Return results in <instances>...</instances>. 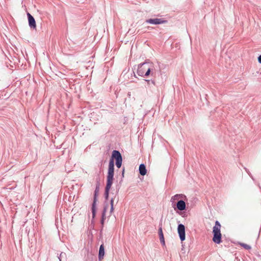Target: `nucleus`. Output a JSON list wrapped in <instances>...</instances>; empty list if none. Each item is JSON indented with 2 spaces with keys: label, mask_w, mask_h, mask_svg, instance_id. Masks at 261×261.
I'll return each mask as SVG.
<instances>
[{
  "label": "nucleus",
  "mask_w": 261,
  "mask_h": 261,
  "mask_svg": "<svg viewBox=\"0 0 261 261\" xmlns=\"http://www.w3.org/2000/svg\"><path fill=\"white\" fill-rule=\"evenodd\" d=\"M241 245L246 250H249L251 249V247L250 246V245H247V244L241 243Z\"/></svg>",
  "instance_id": "obj_14"
},
{
  "label": "nucleus",
  "mask_w": 261,
  "mask_h": 261,
  "mask_svg": "<svg viewBox=\"0 0 261 261\" xmlns=\"http://www.w3.org/2000/svg\"><path fill=\"white\" fill-rule=\"evenodd\" d=\"M177 232L181 241L185 240V228L184 225L179 224L178 225Z\"/></svg>",
  "instance_id": "obj_5"
},
{
  "label": "nucleus",
  "mask_w": 261,
  "mask_h": 261,
  "mask_svg": "<svg viewBox=\"0 0 261 261\" xmlns=\"http://www.w3.org/2000/svg\"><path fill=\"white\" fill-rule=\"evenodd\" d=\"M114 174V163L113 159L110 161L109 164L108 175L107 177V182L113 184Z\"/></svg>",
  "instance_id": "obj_3"
},
{
  "label": "nucleus",
  "mask_w": 261,
  "mask_h": 261,
  "mask_svg": "<svg viewBox=\"0 0 261 261\" xmlns=\"http://www.w3.org/2000/svg\"><path fill=\"white\" fill-rule=\"evenodd\" d=\"M159 234L160 237V241L162 243H163L164 244H165V240L164 238L163 232L162 231V228H160L159 230Z\"/></svg>",
  "instance_id": "obj_12"
},
{
  "label": "nucleus",
  "mask_w": 261,
  "mask_h": 261,
  "mask_svg": "<svg viewBox=\"0 0 261 261\" xmlns=\"http://www.w3.org/2000/svg\"><path fill=\"white\" fill-rule=\"evenodd\" d=\"M258 62H259V63H261V55H260V56H259L258 57Z\"/></svg>",
  "instance_id": "obj_18"
},
{
  "label": "nucleus",
  "mask_w": 261,
  "mask_h": 261,
  "mask_svg": "<svg viewBox=\"0 0 261 261\" xmlns=\"http://www.w3.org/2000/svg\"><path fill=\"white\" fill-rule=\"evenodd\" d=\"M96 189H97V188ZM97 193V190H96L95 191V198H94V203L93 204V208H92L93 214L94 215V214H95L94 207L95 203V202H96V195Z\"/></svg>",
  "instance_id": "obj_15"
},
{
  "label": "nucleus",
  "mask_w": 261,
  "mask_h": 261,
  "mask_svg": "<svg viewBox=\"0 0 261 261\" xmlns=\"http://www.w3.org/2000/svg\"><path fill=\"white\" fill-rule=\"evenodd\" d=\"M221 225L218 221H216L215 225L213 228V233L214 237L213 238V241L217 244H220L222 241V234L221 233Z\"/></svg>",
  "instance_id": "obj_1"
},
{
  "label": "nucleus",
  "mask_w": 261,
  "mask_h": 261,
  "mask_svg": "<svg viewBox=\"0 0 261 261\" xmlns=\"http://www.w3.org/2000/svg\"><path fill=\"white\" fill-rule=\"evenodd\" d=\"M114 199H112L111 200V212H113L114 210Z\"/></svg>",
  "instance_id": "obj_16"
},
{
  "label": "nucleus",
  "mask_w": 261,
  "mask_h": 261,
  "mask_svg": "<svg viewBox=\"0 0 261 261\" xmlns=\"http://www.w3.org/2000/svg\"><path fill=\"white\" fill-rule=\"evenodd\" d=\"M139 173L142 176H144L146 174L147 170L144 164H142L139 166Z\"/></svg>",
  "instance_id": "obj_9"
},
{
  "label": "nucleus",
  "mask_w": 261,
  "mask_h": 261,
  "mask_svg": "<svg viewBox=\"0 0 261 261\" xmlns=\"http://www.w3.org/2000/svg\"><path fill=\"white\" fill-rule=\"evenodd\" d=\"M182 195H174L171 200L173 201H175L176 200H178L179 199H181L182 198Z\"/></svg>",
  "instance_id": "obj_13"
},
{
  "label": "nucleus",
  "mask_w": 261,
  "mask_h": 261,
  "mask_svg": "<svg viewBox=\"0 0 261 261\" xmlns=\"http://www.w3.org/2000/svg\"><path fill=\"white\" fill-rule=\"evenodd\" d=\"M164 20H162L161 18H150L146 20V22L153 24H160L164 23Z\"/></svg>",
  "instance_id": "obj_6"
},
{
  "label": "nucleus",
  "mask_w": 261,
  "mask_h": 261,
  "mask_svg": "<svg viewBox=\"0 0 261 261\" xmlns=\"http://www.w3.org/2000/svg\"><path fill=\"white\" fill-rule=\"evenodd\" d=\"M112 185V184L107 182V185H106V188H105V195L106 199H107L108 198L109 192V190H110V188L111 187Z\"/></svg>",
  "instance_id": "obj_11"
},
{
  "label": "nucleus",
  "mask_w": 261,
  "mask_h": 261,
  "mask_svg": "<svg viewBox=\"0 0 261 261\" xmlns=\"http://www.w3.org/2000/svg\"><path fill=\"white\" fill-rule=\"evenodd\" d=\"M104 255H105L104 246H103V245H101L100 246L99 252V260H101L103 258Z\"/></svg>",
  "instance_id": "obj_10"
},
{
  "label": "nucleus",
  "mask_w": 261,
  "mask_h": 261,
  "mask_svg": "<svg viewBox=\"0 0 261 261\" xmlns=\"http://www.w3.org/2000/svg\"><path fill=\"white\" fill-rule=\"evenodd\" d=\"M28 18H29V25H30V27L36 29V24L35 19L29 13H28Z\"/></svg>",
  "instance_id": "obj_7"
},
{
  "label": "nucleus",
  "mask_w": 261,
  "mask_h": 261,
  "mask_svg": "<svg viewBox=\"0 0 261 261\" xmlns=\"http://www.w3.org/2000/svg\"><path fill=\"white\" fill-rule=\"evenodd\" d=\"M106 211V208L105 207L103 210V219H102V223H103V216L105 215V212Z\"/></svg>",
  "instance_id": "obj_17"
},
{
  "label": "nucleus",
  "mask_w": 261,
  "mask_h": 261,
  "mask_svg": "<svg viewBox=\"0 0 261 261\" xmlns=\"http://www.w3.org/2000/svg\"><path fill=\"white\" fill-rule=\"evenodd\" d=\"M138 74L142 76L149 75L150 73V65L147 63H143L140 65L138 69Z\"/></svg>",
  "instance_id": "obj_2"
},
{
  "label": "nucleus",
  "mask_w": 261,
  "mask_h": 261,
  "mask_svg": "<svg viewBox=\"0 0 261 261\" xmlns=\"http://www.w3.org/2000/svg\"><path fill=\"white\" fill-rule=\"evenodd\" d=\"M176 207L180 211H183L186 209V203L182 200H179L176 204Z\"/></svg>",
  "instance_id": "obj_8"
},
{
  "label": "nucleus",
  "mask_w": 261,
  "mask_h": 261,
  "mask_svg": "<svg viewBox=\"0 0 261 261\" xmlns=\"http://www.w3.org/2000/svg\"><path fill=\"white\" fill-rule=\"evenodd\" d=\"M112 158L116 160V166L118 168H120L122 163V158L121 153L118 151H113L112 152Z\"/></svg>",
  "instance_id": "obj_4"
}]
</instances>
